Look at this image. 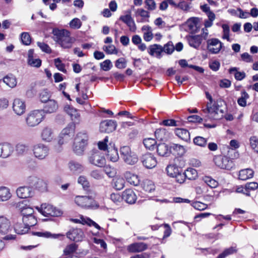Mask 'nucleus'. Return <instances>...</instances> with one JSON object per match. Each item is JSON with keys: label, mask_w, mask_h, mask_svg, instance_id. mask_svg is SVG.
Instances as JSON below:
<instances>
[{"label": "nucleus", "mask_w": 258, "mask_h": 258, "mask_svg": "<svg viewBox=\"0 0 258 258\" xmlns=\"http://www.w3.org/2000/svg\"><path fill=\"white\" fill-rule=\"evenodd\" d=\"M53 40L63 48H70L75 41V39L71 36V33L66 29L54 28L52 30Z\"/></svg>", "instance_id": "nucleus-1"}, {"label": "nucleus", "mask_w": 258, "mask_h": 258, "mask_svg": "<svg viewBox=\"0 0 258 258\" xmlns=\"http://www.w3.org/2000/svg\"><path fill=\"white\" fill-rule=\"evenodd\" d=\"M89 138L86 131H82L77 134L73 145V151L77 155H81L83 154L88 144Z\"/></svg>", "instance_id": "nucleus-2"}, {"label": "nucleus", "mask_w": 258, "mask_h": 258, "mask_svg": "<svg viewBox=\"0 0 258 258\" xmlns=\"http://www.w3.org/2000/svg\"><path fill=\"white\" fill-rule=\"evenodd\" d=\"M211 119H219L222 118L226 108L225 102L220 99L213 103L211 96Z\"/></svg>", "instance_id": "nucleus-3"}, {"label": "nucleus", "mask_w": 258, "mask_h": 258, "mask_svg": "<svg viewBox=\"0 0 258 258\" xmlns=\"http://www.w3.org/2000/svg\"><path fill=\"white\" fill-rule=\"evenodd\" d=\"M13 227L12 226L11 222L6 217L0 216V235H5L3 238L5 240H11L16 239V235L9 234Z\"/></svg>", "instance_id": "nucleus-4"}, {"label": "nucleus", "mask_w": 258, "mask_h": 258, "mask_svg": "<svg viewBox=\"0 0 258 258\" xmlns=\"http://www.w3.org/2000/svg\"><path fill=\"white\" fill-rule=\"evenodd\" d=\"M120 154L121 158L128 165H135L139 160L136 153L133 152L129 146L121 147L120 148Z\"/></svg>", "instance_id": "nucleus-5"}, {"label": "nucleus", "mask_w": 258, "mask_h": 258, "mask_svg": "<svg viewBox=\"0 0 258 258\" xmlns=\"http://www.w3.org/2000/svg\"><path fill=\"white\" fill-rule=\"evenodd\" d=\"M43 118L41 111L37 110L32 111L26 118V122L29 126H35L40 123Z\"/></svg>", "instance_id": "nucleus-6"}, {"label": "nucleus", "mask_w": 258, "mask_h": 258, "mask_svg": "<svg viewBox=\"0 0 258 258\" xmlns=\"http://www.w3.org/2000/svg\"><path fill=\"white\" fill-rule=\"evenodd\" d=\"M39 211L44 216H53L58 217L62 214V212L58 209H56L53 206L48 204H43Z\"/></svg>", "instance_id": "nucleus-7"}, {"label": "nucleus", "mask_w": 258, "mask_h": 258, "mask_svg": "<svg viewBox=\"0 0 258 258\" xmlns=\"http://www.w3.org/2000/svg\"><path fill=\"white\" fill-rule=\"evenodd\" d=\"M213 161L216 166L222 169H229L233 165L232 161L222 155L215 156Z\"/></svg>", "instance_id": "nucleus-8"}, {"label": "nucleus", "mask_w": 258, "mask_h": 258, "mask_svg": "<svg viewBox=\"0 0 258 258\" xmlns=\"http://www.w3.org/2000/svg\"><path fill=\"white\" fill-rule=\"evenodd\" d=\"M35 157L39 159H44L48 154V148L42 144L35 145L33 149Z\"/></svg>", "instance_id": "nucleus-9"}, {"label": "nucleus", "mask_w": 258, "mask_h": 258, "mask_svg": "<svg viewBox=\"0 0 258 258\" xmlns=\"http://www.w3.org/2000/svg\"><path fill=\"white\" fill-rule=\"evenodd\" d=\"M89 161L91 164L100 167H103L106 163L105 158L98 151H95L89 157Z\"/></svg>", "instance_id": "nucleus-10"}, {"label": "nucleus", "mask_w": 258, "mask_h": 258, "mask_svg": "<svg viewBox=\"0 0 258 258\" xmlns=\"http://www.w3.org/2000/svg\"><path fill=\"white\" fill-rule=\"evenodd\" d=\"M116 121L113 120H105L100 123V131L102 133H110L114 131L116 127Z\"/></svg>", "instance_id": "nucleus-11"}, {"label": "nucleus", "mask_w": 258, "mask_h": 258, "mask_svg": "<svg viewBox=\"0 0 258 258\" xmlns=\"http://www.w3.org/2000/svg\"><path fill=\"white\" fill-rule=\"evenodd\" d=\"M66 235L71 240L76 242L82 241L85 236L82 230L79 228L70 230L67 233Z\"/></svg>", "instance_id": "nucleus-12"}, {"label": "nucleus", "mask_w": 258, "mask_h": 258, "mask_svg": "<svg viewBox=\"0 0 258 258\" xmlns=\"http://www.w3.org/2000/svg\"><path fill=\"white\" fill-rule=\"evenodd\" d=\"M141 161L143 165L147 168H152L156 166L157 161L156 158L151 153L143 155Z\"/></svg>", "instance_id": "nucleus-13"}, {"label": "nucleus", "mask_w": 258, "mask_h": 258, "mask_svg": "<svg viewBox=\"0 0 258 258\" xmlns=\"http://www.w3.org/2000/svg\"><path fill=\"white\" fill-rule=\"evenodd\" d=\"M13 146L9 143L0 144V157L6 158L10 157L14 152Z\"/></svg>", "instance_id": "nucleus-14"}, {"label": "nucleus", "mask_w": 258, "mask_h": 258, "mask_svg": "<svg viewBox=\"0 0 258 258\" xmlns=\"http://www.w3.org/2000/svg\"><path fill=\"white\" fill-rule=\"evenodd\" d=\"M30 184L41 191L46 190V183L42 180L35 176H30L28 179Z\"/></svg>", "instance_id": "nucleus-15"}, {"label": "nucleus", "mask_w": 258, "mask_h": 258, "mask_svg": "<svg viewBox=\"0 0 258 258\" xmlns=\"http://www.w3.org/2000/svg\"><path fill=\"white\" fill-rule=\"evenodd\" d=\"M16 193L18 197L21 199L32 197L34 195V191L30 186H23L17 188Z\"/></svg>", "instance_id": "nucleus-16"}, {"label": "nucleus", "mask_w": 258, "mask_h": 258, "mask_svg": "<svg viewBox=\"0 0 258 258\" xmlns=\"http://www.w3.org/2000/svg\"><path fill=\"white\" fill-rule=\"evenodd\" d=\"M202 32L203 31H202ZM208 35V34L204 37L205 34H204V32H203L201 35L189 36L187 37L188 44L190 46L197 48L202 43V38L206 39Z\"/></svg>", "instance_id": "nucleus-17"}, {"label": "nucleus", "mask_w": 258, "mask_h": 258, "mask_svg": "<svg viewBox=\"0 0 258 258\" xmlns=\"http://www.w3.org/2000/svg\"><path fill=\"white\" fill-rule=\"evenodd\" d=\"M122 199L129 204H133L137 200V196L132 189H126L122 194Z\"/></svg>", "instance_id": "nucleus-18"}, {"label": "nucleus", "mask_w": 258, "mask_h": 258, "mask_svg": "<svg viewBox=\"0 0 258 258\" xmlns=\"http://www.w3.org/2000/svg\"><path fill=\"white\" fill-rule=\"evenodd\" d=\"M13 108L17 114L22 115L25 112L26 109L25 102L20 99H15L14 100Z\"/></svg>", "instance_id": "nucleus-19"}, {"label": "nucleus", "mask_w": 258, "mask_h": 258, "mask_svg": "<svg viewBox=\"0 0 258 258\" xmlns=\"http://www.w3.org/2000/svg\"><path fill=\"white\" fill-rule=\"evenodd\" d=\"M148 248L147 244L143 242L134 243L127 246V250L130 252H139Z\"/></svg>", "instance_id": "nucleus-20"}, {"label": "nucleus", "mask_w": 258, "mask_h": 258, "mask_svg": "<svg viewBox=\"0 0 258 258\" xmlns=\"http://www.w3.org/2000/svg\"><path fill=\"white\" fill-rule=\"evenodd\" d=\"M119 20L122 21L128 27L131 31H136L137 27L135 21L130 14L121 16L119 17Z\"/></svg>", "instance_id": "nucleus-21"}, {"label": "nucleus", "mask_w": 258, "mask_h": 258, "mask_svg": "<svg viewBox=\"0 0 258 258\" xmlns=\"http://www.w3.org/2000/svg\"><path fill=\"white\" fill-rule=\"evenodd\" d=\"M200 8L202 11L207 14L208 18L207 20L205 21V27L202 29V31H203L204 32V34H205V36H204L205 37V36H206L209 34V31L207 28L210 27V7H208L207 4H205L204 5L201 6Z\"/></svg>", "instance_id": "nucleus-22"}, {"label": "nucleus", "mask_w": 258, "mask_h": 258, "mask_svg": "<svg viewBox=\"0 0 258 258\" xmlns=\"http://www.w3.org/2000/svg\"><path fill=\"white\" fill-rule=\"evenodd\" d=\"M157 152L161 156H169L171 154L170 145H168L165 143L159 144L157 147Z\"/></svg>", "instance_id": "nucleus-23"}, {"label": "nucleus", "mask_w": 258, "mask_h": 258, "mask_svg": "<svg viewBox=\"0 0 258 258\" xmlns=\"http://www.w3.org/2000/svg\"><path fill=\"white\" fill-rule=\"evenodd\" d=\"M92 199L87 196H77L75 198L76 203L82 207H90L91 206Z\"/></svg>", "instance_id": "nucleus-24"}, {"label": "nucleus", "mask_w": 258, "mask_h": 258, "mask_svg": "<svg viewBox=\"0 0 258 258\" xmlns=\"http://www.w3.org/2000/svg\"><path fill=\"white\" fill-rule=\"evenodd\" d=\"M68 166L70 171L74 174L81 173L84 169L81 163L75 161H71L69 163Z\"/></svg>", "instance_id": "nucleus-25"}, {"label": "nucleus", "mask_w": 258, "mask_h": 258, "mask_svg": "<svg viewBox=\"0 0 258 258\" xmlns=\"http://www.w3.org/2000/svg\"><path fill=\"white\" fill-rule=\"evenodd\" d=\"M124 177L126 181L131 184L137 186L140 183V180L138 175L130 171H126L124 173Z\"/></svg>", "instance_id": "nucleus-26"}, {"label": "nucleus", "mask_w": 258, "mask_h": 258, "mask_svg": "<svg viewBox=\"0 0 258 258\" xmlns=\"http://www.w3.org/2000/svg\"><path fill=\"white\" fill-rule=\"evenodd\" d=\"M170 150H171V154L175 156H181L185 152L183 146L173 143L170 144Z\"/></svg>", "instance_id": "nucleus-27"}, {"label": "nucleus", "mask_w": 258, "mask_h": 258, "mask_svg": "<svg viewBox=\"0 0 258 258\" xmlns=\"http://www.w3.org/2000/svg\"><path fill=\"white\" fill-rule=\"evenodd\" d=\"M200 19L198 18H191L187 21L189 30L192 33H197L199 31Z\"/></svg>", "instance_id": "nucleus-28"}, {"label": "nucleus", "mask_w": 258, "mask_h": 258, "mask_svg": "<svg viewBox=\"0 0 258 258\" xmlns=\"http://www.w3.org/2000/svg\"><path fill=\"white\" fill-rule=\"evenodd\" d=\"M15 149L17 155L23 156L29 152V146L28 144L19 143L16 145Z\"/></svg>", "instance_id": "nucleus-29"}, {"label": "nucleus", "mask_w": 258, "mask_h": 258, "mask_svg": "<svg viewBox=\"0 0 258 258\" xmlns=\"http://www.w3.org/2000/svg\"><path fill=\"white\" fill-rule=\"evenodd\" d=\"M211 53L217 54L223 47V43L217 38L211 39Z\"/></svg>", "instance_id": "nucleus-30"}, {"label": "nucleus", "mask_w": 258, "mask_h": 258, "mask_svg": "<svg viewBox=\"0 0 258 258\" xmlns=\"http://www.w3.org/2000/svg\"><path fill=\"white\" fill-rule=\"evenodd\" d=\"M3 82L10 88L15 87L17 84L16 77L12 74H9L3 79Z\"/></svg>", "instance_id": "nucleus-31"}, {"label": "nucleus", "mask_w": 258, "mask_h": 258, "mask_svg": "<svg viewBox=\"0 0 258 258\" xmlns=\"http://www.w3.org/2000/svg\"><path fill=\"white\" fill-rule=\"evenodd\" d=\"M19 220L21 221L22 220L24 223V225H26L29 228L30 227H32L35 226L37 224V219L34 215L24 217L21 218V217H19Z\"/></svg>", "instance_id": "nucleus-32"}, {"label": "nucleus", "mask_w": 258, "mask_h": 258, "mask_svg": "<svg viewBox=\"0 0 258 258\" xmlns=\"http://www.w3.org/2000/svg\"><path fill=\"white\" fill-rule=\"evenodd\" d=\"M58 105L54 100H49L44 106L43 110L47 113H52L56 111Z\"/></svg>", "instance_id": "nucleus-33"}, {"label": "nucleus", "mask_w": 258, "mask_h": 258, "mask_svg": "<svg viewBox=\"0 0 258 258\" xmlns=\"http://www.w3.org/2000/svg\"><path fill=\"white\" fill-rule=\"evenodd\" d=\"M14 229L16 233L24 234L29 231V228L26 225H24L23 222L22 223L18 221L17 222H14Z\"/></svg>", "instance_id": "nucleus-34"}, {"label": "nucleus", "mask_w": 258, "mask_h": 258, "mask_svg": "<svg viewBox=\"0 0 258 258\" xmlns=\"http://www.w3.org/2000/svg\"><path fill=\"white\" fill-rule=\"evenodd\" d=\"M174 133L181 139L187 142L190 140L189 133L187 130L184 128H176Z\"/></svg>", "instance_id": "nucleus-35"}, {"label": "nucleus", "mask_w": 258, "mask_h": 258, "mask_svg": "<svg viewBox=\"0 0 258 258\" xmlns=\"http://www.w3.org/2000/svg\"><path fill=\"white\" fill-rule=\"evenodd\" d=\"M41 138L43 141H51L53 138V133L52 129L48 127H44L41 132Z\"/></svg>", "instance_id": "nucleus-36"}, {"label": "nucleus", "mask_w": 258, "mask_h": 258, "mask_svg": "<svg viewBox=\"0 0 258 258\" xmlns=\"http://www.w3.org/2000/svg\"><path fill=\"white\" fill-rule=\"evenodd\" d=\"M237 251L238 248L237 246L236 245H233L225 249L216 258H225L230 255L236 253Z\"/></svg>", "instance_id": "nucleus-37"}, {"label": "nucleus", "mask_w": 258, "mask_h": 258, "mask_svg": "<svg viewBox=\"0 0 258 258\" xmlns=\"http://www.w3.org/2000/svg\"><path fill=\"white\" fill-rule=\"evenodd\" d=\"M64 111L71 116L73 120H78L80 117V114L77 110L73 107L67 105L64 107Z\"/></svg>", "instance_id": "nucleus-38"}, {"label": "nucleus", "mask_w": 258, "mask_h": 258, "mask_svg": "<svg viewBox=\"0 0 258 258\" xmlns=\"http://www.w3.org/2000/svg\"><path fill=\"white\" fill-rule=\"evenodd\" d=\"M148 51L152 56L155 53L157 56H160L161 52H163V47L156 44L151 45L149 46Z\"/></svg>", "instance_id": "nucleus-39"}, {"label": "nucleus", "mask_w": 258, "mask_h": 258, "mask_svg": "<svg viewBox=\"0 0 258 258\" xmlns=\"http://www.w3.org/2000/svg\"><path fill=\"white\" fill-rule=\"evenodd\" d=\"M253 170L249 168L241 170L239 173V179L245 180L250 178L253 177Z\"/></svg>", "instance_id": "nucleus-40"}, {"label": "nucleus", "mask_w": 258, "mask_h": 258, "mask_svg": "<svg viewBox=\"0 0 258 258\" xmlns=\"http://www.w3.org/2000/svg\"><path fill=\"white\" fill-rule=\"evenodd\" d=\"M181 168L178 167L176 165H169L167 166L166 170L168 175L170 177H173L174 176L181 172Z\"/></svg>", "instance_id": "nucleus-41"}, {"label": "nucleus", "mask_w": 258, "mask_h": 258, "mask_svg": "<svg viewBox=\"0 0 258 258\" xmlns=\"http://www.w3.org/2000/svg\"><path fill=\"white\" fill-rule=\"evenodd\" d=\"M11 197L9 189L5 186L0 187V201H6Z\"/></svg>", "instance_id": "nucleus-42"}, {"label": "nucleus", "mask_w": 258, "mask_h": 258, "mask_svg": "<svg viewBox=\"0 0 258 258\" xmlns=\"http://www.w3.org/2000/svg\"><path fill=\"white\" fill-rule=\"evenodd\" d=\"M32 235H36L39 237H43L46 238H58L60 236H64L63 235L60 234H52L49 232H33Z\"/></svg>", "instance_id": "nucleus-43"}, {"label": "nucleus", "mask_w": 258, "mask_h": 258, "mask_svg": "<svg viewBox=\"0 0 258 258\" xmlns=\"http://www.w3.org/2000/svg\"><path fill=\"white\" fill-rule=\"evenodd\" d=\"M106 156L107 158L112 162H116L119 159L118 151L115 148L107 149Z\"/></svg>", "instance_id": "nucleus-44"}, {"label": "nucleus", "mask_w": 258, "mask_h": 258, "mask_svg": "<svg viewBox=\"0 0 258 258\" xmlns=\"http://www.w3.org/2000/svg\"><path fill=\"white\" fill-rule=\"evenodd\" d=\"M142 187L145 191L148 192H152L155 189V186L153 181L148 179H146L143 181Z\"/></svg>", "instance_id": "nucleus-45"}, {"label": "nucleus", "mask_w": 258, "mask_h": 258, "mask_svg": "<svg viewBox=\"0 0 258 258\" xmlns=\"http://www.w3.org/2000/svg\"><path fill=\"white\" fill-rule=\"evenodd\" d=\"M75 130V124L73 123H70L68 126L63 128L61 133L62 135H68L73 137Z\"/></svg>", "instance_id": "nucleus-46"}, {"label": "nucleus", "mask_w": 258, "mask_h": 258, "mask_svg": "<svg viewBox=\"0 0 258 258\" xmlns=\"http://www.w3.org/2000/svg\"><path fill=\"white\" fill-rule=\"evenodd\" d=\"M184 172L185 178L189 180H194L198 177L197 171L194 168H188Z\"/></svg>", "instance_id": "nucleus-47"}, {"label": "nucleus", "mask_w": 258, "mask_h": 258, "mask_svg": "<svg viewBox=\"0 0 258 258\" xmlns=\"http://www.w3.org/2000/svg\"><path fill=\"white\" fill-rule=\"evenodd\" d=\"M77 249V245L75 243H72L66 246L63 250V253L66 256H70L74 253Z\"/></svg>", "instance_id": "nucleus-48"}, {"label": "nucleus", "mask_w": 258, "mask_h": 258, "mask_svg": "<svg viewBox=\"0 0 258 258\" xmlns=\"http://www.w3.org/2000/svg\"><path fill=\"white\" fill-rule=\"evenodd\" d=\"M233 72H235L234 74V77L236 80L241 81L245 78L246 75L244 72H238L237 71V68H232L229 70V72L232 74Z\"/></svg>", "instance_id": "nucleus-49"}, {"label": "nucleus", "mask_w": 258, "mask_h": 258, "mask_svg": "<svg viewBox=\"0 0 258 258\" xmlns=\"http://www.w3.org/2000/svg\"><path fill=\"white\" fill-rule=\"evenodd\" d=\"M143 144L147 149L152 150L155 149L156 141L153 138H147L144 140Z\"/></svg>", "instance_id": "nucleus-50"}, {"label": "nucleus", "mask_w": 258, "mask_h": 258, "mask_svg": "<svg viewBox=\"0 0 258 258\" xmlns=\"http://www.w3.org/2000/svg\"><path fill=\"white\" fill-rule=\"evenodd\" d=\"M249 97V95L245 90L241 92V96L237 100L238 104L242 107L246 105V99Z\"/></svg>", "instance_id": "nucleus-51"}, {"label": "nucleus", "mask_w": 258, "mask_h": 258, "mask_svg": "<svg viewBox=\"0 0 258 258\" xmlns=\"http://www.w3.org/2000/svg\"><path fill=\"white\" fill-rule=\"evenodd\" d=\"M125 181L123 178L118 177L114 180V187L120 190L124 187Z\"/></svg>", "instance_id": "nucleus-52"}, {"label": "nucleus", "mask_w": 258, "mask_h": 258, "mask_svg": "<svg viewBox=\"0 0 258 258\" xmlns=\"http://www.w3.org/2000/svg\"><path fill=\"white\" fill-rule=\"evenodd\" d=\"M34 211L30 207H24L21 208V213L23 217L34 215Z\"/></svg>", "instance_id": "nucleus-53"}, {"label": "nucleus", "mask_w": 258, "mask_h": 258, "mask_svg": "<svg viewBox=\"0 0 258 258\" xmlns=\"http://www.w3.org/2000/svg\"><path fill=\"white\" fill-rule=\"evenodd\" d=\"M22 42L25 45L30 44L31 42V37L27 32H23L21 35Z\"/></svg>", "instance_id": "nucleus-54"}, {"label": "nucleus", "mask_w": 258, "mask_h": 258, "mask_svg": "<svg viewBox=\"0 0 258 258\" xmlns=\"http://www.w3.org/2000/svg\"><path fill=\"white\" fill-rule=\"evenodd\" d=\"M180 121L173 119H165L162 121V124L165 126H177L179 125Z\"/></svg>", "instance_id": "nucleus-55"}, {"label": "nucleus", "mask_w": 258, "mask_h": 258, "mask_svg": "<svg viewBox=\"0 0 258 258\" xmlns=\"http://www.w3.org/2000/svg\"><path fill=\"white\" fill-rule=\"evenodd\" d=\"M249 142L252 149L258 153V137L256 136L251 137L249 139Z\"/></svg>", "instance_id": "nucleus-56"}, {"label": "nucleus", "mask_w": 258, "mask_h": 258, "mask_svg": "<svg viewBox=\"0 0 258 258\" xmlns=\"http://www.w3.org/2000/svg\"><path fill=\"white\" fill-rule=\"evenodd\" d=\"M69 25L71 28L78 29L81 27L82 22L79 19L74 18L70 22Z\"/></svg>", "instance_id": "nucleus-57"}, {"label": "nucleus", "mask_w": 258, "mask_h": 258, "mask_svg": "<svg viewBox=\"0 0 258 258\" xmlns=\"http://www.w3.org/2000/svg\"><path fill=\"white\" fill-rule=\"evenodd\" d=\"M73 137L70 136L62 135V133L60 134L59 136V140L58 141V144L60 145H62L65 143L69 142L72 139Z\"/></svg>", "instance_id": "nucleus-58"}, {"label": "nucleus", "mask_w": 258, "mask_h": 258, "mask_svg": "<svg viewBox=\"0 0 258 258\" xmlns=\"http://www.w3.org/2000/svg\"><path fill=\"white\" fill-rule=\"evenodd\" d=\"M54 62L55 67L58 70L63 73H66L67 72L66 70L65 69L64 64L61 62V60L59 58L54 59Z\"/></svg>", "instance_id": "nucleus-59"}, {"label": "nucleus", "mask_w": 258, "mask_h": 258, "mask_svg": "<svg viewBox=\"0 0 258 258\" xmlns=\"http://www.w3.org/2000/svg\"><path fill=\"white\" fill-rule=\"evenodd\" d=\"M174 49V46L171 41L168 42L167 44L164 45L163 47V51L168 54L172 53Z\"/></svg>", "instance_id": "nucleus-60"}, {"label": "nucleus", "mask_w": 258, "mask_h": 258, "mask_svg": "<svg viewBox=\"0 0 258 258\" xmlns=\"http://www.w3.org/2000/svg\"><path fill=\"white\" fill-rule=\"evenodd\" d=\"M112 67L111 61L109 59H106L103 62L100 63V68L104 71H108L111 69Z\"/></svg>", "instance_id": "nucleus-61"}, {"label": "nucleus", "mask_w": 258, "mask_h": 258, "mask_svg": "<svg viewBox=\"0 0 258 258\" xmlns=\"http://www.w3.org/2000/svg\"><path fill=\"white\" fill-rule=\"evenodd\" d=\"M191 206L195 209L198 210L199 211L204 210L206 209L207 207V205L206 204H205L204 203L198 201L192 202L191 204Z\"/></svg>", "instance_id": "nucleus-62"}, {"label": "nucleus", "mask_w": 258, "mask_h": 258, "mask_svg": "<svg viewBox=\"0 0 258 258\" xmlns=\"http://www.w3.org/2000/svg\"><path fill=\"white\" fill-rule=\"evenodd\" d=\"M104 51L107 54H117V50L113 45H109L108 46H104L103 47Z\"/></svg>", "instance_id": "nucleus-63"}, {"label": "nucleus", "mask_w": 258, "mask_h": 258, "mask_svg": "<svg viewBox=\"0 0 258 258\" xmlns=\"http://www.w3.org/2000/svg\"><path fill=\"white\" fill-rule=\"evenodd\" d=\"M194 143L198 146L203 147L206 144L207 140L202 137H197L194 138Z\"/></svg>", "instance_id": "nucleus-64"}]
</instances>
